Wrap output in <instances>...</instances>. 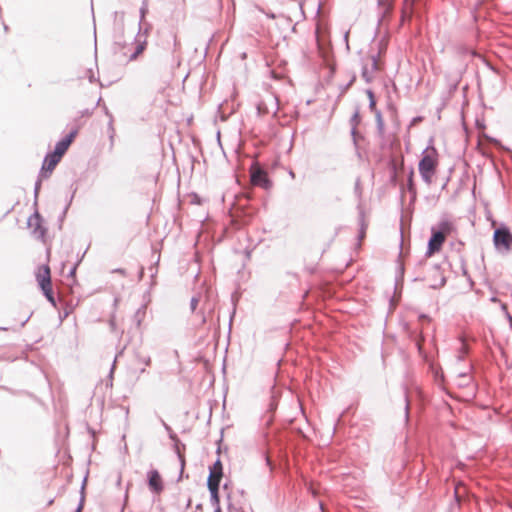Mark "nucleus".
<instances>
[{
	"instance_id": "nucleus-11",
	"label": "nucleus",
	"mask_w": 512,
	"mask_h": 512,
	"mask_svg": "<svg viewBox=\"0 0 512 512\" xmlns=\"http://www.w3.org/2000/svg\"><path fill=\"white\" fill-rule=\"evenodd\" d=\"M148 45V31L145 30L143 33H139L135 40V51L130 56V60H135L141 55Z\"/></svg>"
},
{
	"instance_id": "nucleus-9",
	"label": "nucleus",
	"mask_w": 512,
	"mask_h": 512,
	"mask_svg": "<svg viewBox=\"0 0 512 512\" xmlns=\"http://www.w3.org/2000/svg\"><path fill=\"white\" fill-rule=\"evenodd\" d=\"M61 157L57 156L54 153H49L42 164L41 174L42 177L47 178L51 175L55 167L58 165V163L61 161Z\"/></svg>"
},
{
	"instance_id": "nucleus-16",
	"label": "nucleus",
	"mask_w": 512,
	"mask_h": 512,
	"mask_svg": "<svg viewBox=\"0 0 512 512\" xmlns=\"http://www.w3.org/2000/svg\"><path fill=\"white\" fill-rule=\"evenodd\" d=\"M361 121L360 113L358 110L355 111V113L352 116L351 122L353 125V131L356 129V127L359 125Z\"/></svg>"
},
{
	"instance_id": "nucleus-12",
	"label": "nucleus",
	"mask_w": 512,
	"mask_h": 512,
	"mask_svg": "<svg viewBox=\"0 0 512 512\" xmlns=\"http://www.w3.org/2000/svg\"><path fill=\"white\" fill-rule=\"evenodd\" d=\"M251 182L253 185L260 186L264 189H268L271 186L267 178V173L259 168L252 171Z\"/></svg>"
},
{
	"instance_id": "nucleus-3",
	"label": "nucleus",
	"mask_w": 512,
	"mask_h": 512,
	"mask_svg": "<svg viewBox=\"0 0 512 512\" xmlns=\"http://www.w3.org/2000/svg\"><path fill=\"white\" fill-rule=\"evenodd\" d=\"M36 280L47 300L56 306L51 282V270L48 264L41 265L36 271Z\"/></svg>"
},
{
	"instance_id": "nucleus-2",
	"label": "nucleus",
	"mask_w": 512,
	"mask_h": 512,
	"mask_svg": "<svg viewBox=\"0 0 512 512\" xmlns=\"http://www.w3.org/2000/svg\"><path fill=\"white\" fill-rule=\"evenodd\" d=\"M456 231L455 226L450 221H442L437 230H432V236L428 243L427 254L429 256L438 253L442 249L446 238Z\"/></svg>"
},
{
	"instance_id": "nucleus-1",
	"label": "nucleus",
	"mask_w": 512,
	"mask_h": 512,
	"mask_svg": "<svg viewBox=\"0 0 512 512\" xmlns=\"http://www.w3.org/2000/svg\"><path fill=\"white\" fill-rule=\"evenodd\" d=\"M439 165V154L435 147H427L419 162V173L424 182L430 185L433 182V177L436 174Z\"/></svg>"
},
{
	"instance_id": "nucleus-13",
	"label": "nucleus",
	"mask_w": 512,
	"mask_h": 512,
	"mask_svg": "<svg viewBox=\"0 0 512 512\" xmlns=\"http://www.w3.org/2000/svg\"><path fill=\"white\" fill-rule=\"evenodd\" d=\"M404 166L403 156L393 157L390 161V167L392 170V179L396 180L399 174L402 172Z\"/></svg>"
},
{
	"instance_id": "nucleus-5",
	"label": "nucleus",
	"mask_w": 512,
	"mask_h": 512,
	"mask_svg": "<svg viewBox=\"0 0 512 512\" xmlns=\"http://www.w3.org/2000/svg\"><path fill=\"white\" fill-rule=\"evenodd\" d=\"M222 478V463L217 460L210 469V475L208 477V488L213 497L217 498L219 483Z\"/></svg>"
},
{
	"instance_id": "nucleus-10",
	"label": "nucleus",
	"mask_w": 512,
	"mask_h": 512,
	"mask_svg": "<svg viewBox=\"0 0 512 512\" xmlns=\"http://www.w3.org/2000/svg\"><path fill=\"white\" fill-rule=\"evenodd\" d=\"M77 134H78V129H74L73 131H71L66 136V138L62 139L61 141H59L56 144L55 149H54V151L52 153H54L57 156L62 158L64 156V154L66 153V151L68 150V148L71 145V143L74 141V139L77 136Z\"/></svg>"
},
{
	"instance_id": "nucleus-6",
	"label": "nucleus",
	"mask_w": 512,
	"mask_h": 512,
	"mask_svg": "<svg viewBox=\"0 0 512 512\" xmlns=\"http://www.w3.org/2000/svg\"><path fill=\"white\" fill-rule=\"evenodd\" d=\"M383 64L380 59L376 56H370L367 59L366 64L363 67L362 76L367 81L370 82L374 79L376 73L382 70Z\"/></svg>"
},
{
	"instance_id": "nucleus-18",
	"label": "nucleus",
	"mask_w": 512,
	"mask_h": 512,
	"mask_svg": "<svg viewBox=\"0 0 512 512\" xmlns=\"http://www.w3.org/2000/svg\"><path fill=\"white\" fill-rule=\"evenodd\" d=\"M508 320L510 322V324L512 325V316L508 314Z\"/></svg>"
},
{
	"instance_id": "nucleus-17",
	"label": "nucleus",
	"mask_w": 512,
	"mask_h": 512,
	"mask_svg": "<svg viewBox=\"0 0 512 512\" xmlns=\"http://www.w3.org/2000/svg\"><path fill=\"white\" fill-rule=\"evenodd\" d=\"M198 303H199V299H198V298L193 297V298L191 299L190 306H191V310H192V311H195V309L197 308Z\"/></svg>"
},
{
	"instance_id": "nucleus-8",
	"label": "nucleus",
	"mask_w": 512,
	"mask_h": 512,
	"mask_svg": "<svg viewBox=\"0 0 512 512\" xmlns=\"http://www.w3.org/2000/svg\"><path fill=\"white\" fill-rule=\"evenodd\" d=\"M28 227L37 238H43L46 229L42 225V217L38 212H35L28 218Z\"/></svg>"
},
{
	"instance_id": "nucleus-7",
	"label": "nucleus",
	"mask_w": 512,
	"mask_h": 512,
	"mask_svg": "<svg viewBox=\"0 0 512 512\" xmlns=\"http://www.w3.org/2000/svg\"><path fill=\"white\" fill-rule=\"evenodd\" d=\"M147 478L149 489L157 495L161 494L164 490V482L160 473L152 469L147 473Z\"/></svg>"
},
{
	"instance_id": "nucleus-4",
	"label": "nucleus",
	"mask_w": 512,
	"mask_h": 512,
	"mask_svg": "<svg viewBox=\"0 0 512 512\" xmlns=\"http://www.w3.org/2000/svg\"><path fill=\"white\" fill-rule=\"evenodd\" d=\"M495 247L503 252H509L512 248V233L508 228L496 229L493 236Z\"/></svg>"
},
{
	"instance_id": "nucleus-15",
	"label": "nucleus",
	"mask_w": 512,
	"mask_h": 512,
	"mask_svg": "<svg viewBox=\"0 0 512 512\" xmlns=\"http://www.w3.org/2000/svg\"><path fill=\"white\" fill-rule=\"evenodd\" d=\"M375 117H376L377 128H378L379 134L383 135V133H384V121H383V118H382V115H381L380 111L375 113Z\"/></svg>"
},
{
	"instance_id": "nucleus-14",
	"label": "nucleus",
	"mask_w": 512,
	"mask_h": 512,
	"mask_svg": "<svg viewBox=\"0 0 512 512\" xmlns=\"http://www.w3.org/2000/svg\"><path fill=\"white\" fill-rule=\"evenodd\" d=\"M366 95L369 99V107H370V110L375 114L376 112H379L376 108V99H375V96H374V93L372 92V90H367L366 91Z\"/></svg>"
},
{
	"instance_id": "nucleus-19",
	"label": "nucleus",
	"mask_w": 512,
	"mask_h": 512,
	"mask_svg": "<svg viewBox=\"0 0 512 512\" xmlns=\"http://www.w3.org/2000/svg\"><path fill=\"white\" fill-rule=\"evenodd\" d=\"M413 171L410 172V183L412 182Z\"/></svg>"
}]
</instances>
